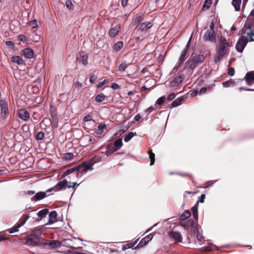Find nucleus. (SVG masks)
<instances>
[{"label":"nucleus","instance_id":"3","mask_svg":"<svg viewBox=\"0 0 254 254\" xmlns=\"http://www.w3.org/2000/svg\"><path fill=\"white\" fill-rule=\"evenodd\" d=\"M204 59V56L202 55H192L186 63V66L191 69H193L197 67L199 64L202 63Z\"/></svg>","mask_w":254,"mask_h":254},{"label":"nucleus","instance_id":"50","mask_svg":"<svg viewBox=\"0 0 254 254\" xmlns=\"http://www.w3.org/2000/svg\"><path fill=\"white\" fill-rule=\"evenodd\" d=\"M126 131L124 129H121L119 130L115 134L114 136H120L121 135H122Z\"/></svg>","mask_w":254,"mask_h":254},{"label":"nucleus","instance_id":"13","mask_svg":"<svg viewBox=\"0 0 254 254\" xmlns=\"http://www.w3.org/2000/svg\"><path fill=\"white\" fill-rule=\"evenodd\" d=\"M43 229V227L42 226L36 228L31 234L32 235V237H34L36 238L40 242V240L41 239Z\"/></svg>","mask_w":254,"mask_h":254},{"label":"nucleus","instance_id":"37","mask_svg":"<svg viewBox=\"0 0 254 254\" xmlns=\"http://www.w3.org/2000/svg\"><path fill=\"white\" fill-rule=\"evenodd\" d=\"M84 140H87L88 141V143L87 144V145H88L90 143H93V140L94 139L92 136L87 135L86 136H84L82 138H81V141Z\"/></svg>","mask_w":254,"mask_h":254},{"label":"nucleus","instance_id":"24","mask_svg":"<svg viewBox=\"0 0 254 254\" xmlns=\"http://www.w3.org/2000/svg\"><path fill=\"white\" fill-rule=\"evenodd\" d=\"M61 243L60 241L57 240L50 241L48 242V245L52 248H57L61 245Z\"/></svg>","mask_w":254,"mask_h":254},{"label":"nucleus","instance_id":"18","mask_svg":"<svg viewBox=\"0 0 254 254\" xmlns=\"http://www.w3.org/2000/svg\"><path fill=\"white\" fill-rule=\"evenodd\" d=\"M153 237V235L152 234H150L146 237H144L141 239L139 244L137 245L138 247H142L147 244L150 241L152 240Z\"/></svg>","mask_w":254,"mask_h":254},{"label":"nucleus","instance_id":"12","mask_svg":"<svg viewBox=\"0 0 254 254\" xmlns=\"http://www.w3.org/2000/svg\"><path fill=\"white\" fill-rule=\"evenodd\" d=\"M18 115L20 119L26 122L29 118L30 115L29 112L24 109H21L18 112Z\"/></svg>","mask_w":254,"mask_h":254},{"label":"nucleus","instance_id":"46","mask_svg":"<svg viewBox=\"0 0 254 254\" xmlns=\"http://www.w3.org/2000/svg\"><path fill=\"white\" fill-rule=\"evenodd\" d=\"M29 25L32 28H35L38 26L37 21L36 20H33L29 22Z\"/></svg>","mask_w":254,"mask_h":254},{"label":"nucleus","instance_id":"44","mask_svg":"<svg viewBox=\"0 0 254 254\" xmlns=\"http://www.w3.org/2000/svg\"><path fill=\"white\" fill-rule=\"evenodd\" d=\"M45 136L44 133L43 131L38 132L36 135V138L38 140H42Z\"/></svg>","mask_w":254,"mask_h":254},{"label":"nucleus","instance_id":"14","mask_svg":"<svg viewBox=\"0 0 254 254\" xmlns=\"http://www.w3.org/2000/svg\"><path fill=\"white\" fill-rule=\"evenodd\" d=\"M121 29L120 25H117L112 27L108 32V35L111 38H114L119 33Z\"/></svg>","mask_w":254,"mask_h":254},{"label":"nucleus","instance_id":"35","mask_svg":"<svg viewBox=\"0 0 254 254\" xmlns=\"http://www.w3.org/2000/svg\"><path fill=\"white\" fill-rule=\"evenodd\" d=\"M105 99V96L103 93H100L96 95L95 101L97 102L100 103L103 101Z\"/></svg>","mask_w":254,"mask_h":254},{"label":"nucleus","instance_id":"30","mask_svg":"<svg viewBox=\"0 0 254 254\" xmlns=\"http://www.w3.org/2000/svg\"><path fill=\"white\" fill-rule=\"evenodd\" d=\"M222 85L225 88L233 87L235 85V82L231 79L223 82Z\"/></svg>","mask_w":254,"mask_h":254},{"label":"nucleus","instance_id":"48","mask_svg":"<svg viewBox=\"0 0 254 254\" xmlns=\"http://www.w3.org/2000/svg\"><path fill=\"white\" fill-rule=\"evenodd\" d=\"M212 0H206L203 4V7L206 6L207 8H208L212 4Z\"/></svg>","mask_w":254,"mask_h":254},{"label":"nucleus","instance_id":"1","mask_svg":"<svg viewBox=\"0 0 254 254\" xmlns=\"http://www.w3.org/2000/svg\"><path fill=\"white\" fill-rule=\"evenodd\" d=\"M242 34L244 35L246 34V36H242L236 45V50L240 53L243 51L248 41H254V39L253 38V36H254V31L252 29L251 25H244V28L242 29Z\"/></svg>","mask_w":254,"mask_h":254},{"label":"nucleus","instance_id":"41","mask_svg":"<svg viewBox=\"0 0 254 254\" xmlns=\"http://www.w3.org/2000/svg\"><path fill=\"white\" fill-rule=\"evenodd\" d=\"M82 85H82V83L78 81H76L73 82V89L74 90H75V89L79 90L82 87Z\"/></svg>","mask_w":254,"mask_h":254},{"label":"nucleus","instance_id":"53","mask_svg":"<svg viewBox=\"0 0 254 254\" xmlns=\"http://www.w3.org/2000/svg\"><path fill=\"white\" fill-rule=\"evenodd\" d=\"M18 39L19 40H20V41H22L23 42H25L26 41H27V38L26 37V36L23 35H20L18 36Z\"/></svg>","mask_w":254,"mask_h":254},{"label":"nucleus","instance_id":"2","mask_svg":"<svg viewBox=\"0 0 254 254\" xmlns=\"http://www.w3.org/2000/svg\"><path fill=\"white\" fill-rule=\"evenodd\" d=\"M229 46L226 39L222 37L219 40V43L218 46V50L216 54L215 61L216 63L219 62L223 57L228 53V48Z\"/></svg>","mask_w":254,"mask_h":254},{"label":"nucleus","instance_id":"60","mask_svg":"<svg viewBox=\"0 0 254 254\" xmlns=\"http://www.w3.org/2000/svg\"><path fill=\"white\" fill-rule=\"evenodd\" d=\"M121 1L123 7H125L127 5L128 0H121Z\"/></svg>","mask_w":254,"mask_h":254},{"label":"nucleus","instance_id":"11","mask_svg":"<svg viewBox=\"0 0 254 254\" xmlns=\"http://www.w3.org/2000/svg\"><path fill=\"white\" fill-rule=\"evenodd\" d=\"M191 38H190L188 41L185 48L182 51L180 58L179 59V64H182L186 59V56L188 53V49L190 43Z\"/></svg>","mask_w":254,"mask_h":254},{"label":"nucleus","instance_id":"40","mask_svg":"<svg viewBox=\"0 0 254 254\" xmlns=\"http://www.w3.org/2000/svg\"><path fill=\"white\" fill-rule=\"evenodd\" d=\"M166 99V98L164 96H163L157 99V100L156 101L155 105H162L165 102Z\"/></svg>","mask_w":254,"mask_h":254},{"label":"nucleus","instance_id":"39","mask_svg":"<svg viewBox=\"0 0 254 254\" xmlns=\"http://www.w3.org/2000/svg\"><path fill=\"white\" fill-rule=\"evenodd\" d=\"M129 64H127L126 62H123L119 66V70L120 71H124Z\"/></svg>","mask_w":254,"mask_h":254},{"label":"nucleus","instance_id":"43","mask_svg":"<svg viewBox=\"0 0 254 254\" xmlns=\"http://www.w3.org/2000/svg\"><path fill=\"white\" fill-rule=\"evenodd\" d=\"M148 154L151 161L150 165H152L155 162V154L152 152L151 150L148 151Z\"/></svg>","mask_w":254,"mask_h":254},{"label":"nucleus","instance_id":"47","mask_svg":"<svg viewBox=\"0 0 254 254\" xmlns=\"http://www.w3.org/2000/svg\"><path fill=\"white\" fill-rule=\"evenodd\" d=\"M73 172H74L75 175L77 174V171L75 170L74 168H71V169H69L66 170L64 172V175L65 176H67V175H69V174H70L71 173H73Z\"/></svg>","mask_w":254,"mask_h":254},{"label":"nucleus","instance_id":"15","mask_svg":"<svg viewBox=\"0 0 254 254\" xmlns=\"http://www.w3.org/2000/svg\"><path fill=\"white\" fill-rule=\"evenodd\" d=\"M184 76L183 74H180L176 76L171 82V86L176 87L179 85L183 80Z\"/></svg>","mask_w":254,"mask_h":254},{"label":"nucleus","instance_id":"6","mask_svg":"<svg viewBox=\"0 0 254 254\" xmlns=\"http://www.w3.org/2000/svg\"><path fill=\"white\" fill-rule=\"evenodd\" d=\"M67 185V181L66 179H64L60 181L55 187L47 190L48 192H50L52 190L59 191L64 189H65Z\"/></svg>","mask_w":254,"mask_h":254},{"label":"nucleus","instance_id":"63","mask_svg":"<svg viewBox=\"0 0 254 254\" xmlns=\"http://www.w3.org/2000/svg\"><path fill=\"white\" fill-rule=\"evenodd\" d=\"M207 90V89L205 87H202L200 89V91H199V94H203V93H204Z\"/></svg>","mask_w":254,"mask_h":254},{"label":"nucleus","instance_id":"28","mask_svg":"<svg viewBox=\"0 0 254 254\" xmlns=\"http://www.w3.org/2000/svg\"><path fill=\"white\" fill-rule=\"evenodd\" d=\"M114 147L118 150L120 149L123 146V141L121 138H119L117 139L114 143Z\"/></svg>","mask_w":254,"mask_h":254},{"label":"nucleus","instance_id":"26","mask_svg":"<svg viewBox=\"0 0 254 254\" xmlns=\"http://www.w3.org/2000/svg\"><path fill=\"white\" fill-rule=\"evenodd\" d=\"M247 20L248 23H246L245 24H250L252 27L251 25L254 22V8L251 11Z\"/></svg>","mask_w":254,"mask_h":254},{"label":"nucleus","instance_id":"57","mask_svg":"<svg viewBox=\"0 0 254 254\" xmlns=\"http://www.w3.org/2000/svg\"><path fill=\"white\" fill-rule=\"evenodd\" d=\"M205 198V195L204 194H201V195L200 197V199H199V201H197V203L198 202H200L201 203H203L204 202V201Z\"/></svg>","mask_w":254,"mask_h":254},{"label":"nucleus","instance_id":"52","mask_svg":"<svg viewBox=\"0 0 254 254\" xmlns=\"http://www.w3.org/2000/svg\"><path fill=\"white\" fill-rule=\"evenodd\" d=\"M92 120V117L90 115H86L84 117L83 121L84 122H89Z\"/></svg>","mask_w":254,"mask_h":254},{"label":"nucleus","instance_id":"19","mask_svg":"<svg viewBox=\"0 0 254 254\" xmlns=\"http://www.w3.org/2000/svg\"><path fill=\"white\" fill-rule=\"evenodd\" d=\"M47 196L46 192L40 191L37 192L34 196L31 197L32 201H37L44 198Z\"/></svg>","mask_w":254,"mask_h":254},{"label":"nucleus","instance_id":"25","mask_svg":"<svg viewBox=\"0 0 254 254\" xmlns=\"http://www.w3.org/2000/svg\"><path fill=\"white\" fill-rule=\"evenodd\" d=\"M123 46V42L122 41H119L115 43L113 46V50L116 52H118L121 50Z\"/></svg>","mask_w":254,"mask_h":254},{"label":"nucleus","instance_id":"10","mask_svg":"<svg viewBox=\"0 0 254 254\" xmlns=\"http://www.w3.org/2000/svg\"><path fill=\"white\" fill-rule=\"evenodd\" d=\"M77 61L84 65L88 64V56L84 52H80L77 56Z\"/></svg>","mask_w":254,"mask_h":254},{"label":"nucleus","instance_id":"20","mask_svg":"<svg viewBox=\"0 0 254 254\" xmlns=\"http://www.w3.org/2000/svg\"><path fill=\"white\" fill-rule=\"evenodd\" d=\"M26 244L28 245H37L39 243V241L34 237H32V235L27 236Z\"/></svg>","mask_w":254,"mask_h":254},{"label":"nucleus","instance_id":"59","mask_svg":"<svg viewBox=\"0 0 254 254\" xmlns=\"http://www.w3.org/2000/svg\"><path fill=\"white\" fill-rule=\"evenodd\" d=\"M155 110V108L153 107H150L148 108H147L146 110V112H148V113H150L154 111Z\"/></svg>","mask_w":254,"mask_h":254},{"label":"nucleus","instance_id":"54","mask_svg":"<svg viewBox=\"0 0 254 254\" xmlns=\"http://www.w3.org/2000/svg\"><path fill=\"white\" fill-rule=\"evenodd\" d=\"M65 4H66V7L69 8V9H71L72 8V2L71 1V0H67L65 2Z\"/></svg>","mask_w":254,"mask_h":254},{"label":"nucleus","instance_id":"29","mask_svg":"<svg viewBox=\"0 0 254 254\" xmlns=\"http://www.w3.org/2000/svg\"><path fill=\"white\" fill-rule=\"evenodd\" d=\"M106 128V126L105 124H101L98 126L95 133L97 134H101L103 133L104 130Z\"/></svg>","mask_w":254,"mask_h":254},{"label":"nucleus","instance_id":"34","mask_svg":"<svg viewBox=\"0 0 254 254\" xmlns=\"http://www.w3.org/2000/svg\"><path fill=\"white\" fill-rule=\"evenodd\" d=\"M183 100V98L182 97H180L176 99L175 101H174L172 103V107H176L181 104Z\"/></svg>","mask_w":254,"mask_h":254},{"label":"nucleus","instance_id":"58","mask_svg":"<svg viewBox=\"0 0 254 254\" xmlns=\"http://www.w3.org/2000/svg\"><path fill=\"white\" fill-rule=\"evenodd\" d=\"M112 88L114 89H118L120 88V86L116 83H114L112 85Z\"/></svg>","mask_w":254,"mask_h":254},{"label":"nucleus","instance_id":"7","mask_svg":"<svg viewBox=\"0 0 254 254\" xmlns=\"http://www.w3.org/2000/svg\"><path fill=\"white\" fill-rule=\"evenodd\" d=\"M203 39L205 41L211 42H215V34L214 30H207L204 35Z\"/></svg>","mask_w":254,"mask_h":254},{"label":"nucleus","instance_id":"38","mask_svg":"<svg viewBox=\"0 0 254 254\" xmlns=\"http://www.w3.org/2000/svg\"><path fill=\"white\" fill-rule=\"evenodd\" d=\"M73 157V154L72 153L67 152L63 154V158L65 160H70Z\"/></svg>","mask_w":254,"mask_h":254},{"label":"nucleus","instance_id":"32","mask_svg":"<svg viewBox=\"0 0 254 254\" xmlns=\"http://www.w3.org/2000/svg\"><path fill=\"white\" fill-rule=\"evenodd\" d=\"M49 210L48 209H42L38 212L37 213V215L38 217H40L41 218H43L46 217L47 214L48 213Z\"/></svg>","mask_w":254,"mask_h":254},{"label":"nucleus","instance_id":"56","mask_svg":"<svg viewBox=\"0 0 254 254\" xmlns=\"http://www.w3.org/2000/svg\"><path fill=\"white\" fill-rule=\"evenodd\" d=\"M176 96V94L174 93L170 94L167 98L168 100L171 101L173 100Z\"/></svg>","mask_w":254,"mask_h":254},{"label":"nucleus","instance_id":"36","mask_svg":"<svg viewBox=\"0 0 254 254\" xmlns=\"http://www.w3.org/2000/svg\"><path fill=\"white\" fill-rule=\"evenodd\" d=\"M117 151V149H116L113 146H109L107 148L105 154L106 155L109 156Z\"/></svg>","mask_w":254,"mask_h":254},{"label":"nucleus","instance_id":"45","mask_svg":"<svg viewBox=\"0 0 254 254\" xmlns=\"http://www.w3.org/2000/svg\"><path fill=\"white\" fill-rule=\"evenodd\" d=\"M109 81V79H104L103 81L99 82L97 85V88H100L102 87L104 84L107 83Z\"/></svg>","mask_w":254,"mask_h":254},{"label":"nucleus","instance_id":"5","mask_svg":"<svg viewBox=\"0 0 254 254\" xmlns=\"http://www.w3.org/2000/svg\"><path fill=\"white\" fill-rule=\"evenodd\" d=\"M152 25V24L149 22H145L138 24L136 28L139 31L140 35L144 36L146 35V31L150 29Z\"/></svg>","mask_w":254,"mask_h":254},{"label":"nucleus","instance_id":"31","mask_svg":"<svg viewBox=\"0 0 254 254\" xmlns=\"http://www.w3.org/2000/svg\"><path fill=\"white\" fill-rule=\"evenodd\" d=\"M241 0H233L232 4L236 11H239L240 9V4Z\"/></svg>","mask_w":254,"mask_h":254},{"label":"nucleus","instance_id":"51","mask_svg":"<svg viewBox=\"0 0 254 254\" xmlns=\"http://www.w3.org/2000/svg\"><path fill=\"white\" fill-rule=\"evenodd\" d=\"M228 74L230 76H233L235 74V69L233 67L228 68Z\"/></svg>","mask_w":254,"mask_h":254},{"label":"nucleus","instance_id":"17","mask_svg":"<svg viewBox=\"0 0 254 254\" xmlns=\"http://www.w3.org/2000/svg\"><path fill=\"white\" fill-rule=\"evenodd\" d=\"M57 213L55 210L52 211L49 214V221L46 225H51L57 221Z\"/></svg>","mask_w":254,"mask_h":254},{"label":"nucleus","instance_id":"27","mask_svg":"<svg viewBox=\"0 0 254 254\" xmlns=\"http://www.w3.org/2000/svg\"><path fill=\"white\" fill-rule=\"evenodd\" d=\"M191 215V213L190 211L189 210H186L182 214H181L179 217V220L180 221H184L187 218L190 217Z\"/></svg>","mask_w":254,"mask_h":254},{"label":"nucleus","instance_id":"64","mask_svg":"<svg viewBox=\"0 0 254 254\" xmlns=\"http://www.w3.org/2000/svg\"><path fill=\"white\" fill-rule=\"evenodd\" d=\"M79 185L77 184V183H72V188L73 189V190L74 191L75 190V186H78Z\"/></svg>","mask_w":254,"mask_h":254},{"label":"nucleus","instance_id":"23","mask_svg":"<svg viewBox=\"0 0 254 254\" xmlns=\"http://www.w3.org/2000/svg\"><path fill=\"white\" fill-rule=\"evenodd\" d=\"M11 62L16 63L18 65H22L24 64V61L22 58L18 56L12 57L11 58Z\"/></svg>","mask_w":254,"mask_h":254},{"label":"nucleus","instance_id":"62","mask_svg":"<svg viewBox=\"0 0 254 254\" xmlns=\"http://www.w3.org/2000/svg\"><path fill=\"white\" fill-rule=\"evenodd\" d=\"M5 44L8 46H12L14 45L13 42L10 41H7L5 42Z\"/></svg>","mask_w":254,"mask_h":254},{"label":"nucleus","instance_id":"49","mask_svg":"<svg viewBox=\"0 0 254 254\" xmlns=\"http://www.w3.org/2000/svg\"><path fill=\"white\" fill-rule=\"evenodd\" d=\"M97 77L94 74H92L90 76L89 81L91 83H93L97 79Z\"/></svg>","mask_w":254,"mask_h":254},{"label":"nucleus","instance_id":"8","mask_svg":"<svg viewBox=\"0 0 254 254\" xmlns=\"http://www.w3.org/2000/svg\"><path fill=\"white\" fill-rule=\"evenodd\" d=\"M29 217H30L29 215H27V216H25L24 220L22 221L20 223L15 225L12 228L7 230V231L10 234H12L14 232H18L19 231V228H20L21 226H22L26 223V221L28 220V219Z\"/></svg>","mask_w":254,"mask_h":254},{"label":"nucleus","instance_id":"4","mask_svg":"<svg viewBox=\"0 0 254 254\" xmlns=\"http://www.w3.org/2000/svg\"><path fill=\"white\" fill-rule=\"evenodd\" d=\"M9 114L7 103L3 99L0 100V117L4 120Z\"/></svg>","mask_w":254,"mask_h":254},{"label":"nucleus","instance_id":"9","mask_svg":"<svg viewBox=\"0 0 254 254\" xmlns=\"http://www.w3.org/2000/svg\"><path fill=\"white\" fill-rule=\"evenodd\" d=\"M191 233L192 234H190L189 232L188 233V237L189 241L190 240V237H191L192 235L193 237H196L199 242H201L203 240V237L199 233L198 229L196 227L192 228Z\"/></svg>","mask_w":254,"mask_h":254},{"label":"nucleus","instance_id":"16","mask_svg":"<svg viewBox=\"0 0 254 254\" xmlns=\"http://www.w3.org/2000/svg\"><path fill=\"white\" fill-rule=\"evenodd\" d=\"M22 54L25 58L27 59H31L34 57V53L31 48H25L22 51Z\"/></svg>","mask_w":254,"mask_h":254},{"label":"nucleus","instance_id":"33","mask_svg":"<svg viewBox=\"0 0 254 254\" xmlns=\"http://www.w3.org/2000/svg\"><path fill=\"white\" fill-rule=\"evenodd\" d=\"M136 135V132H130L125 135L124 141L126 142H128L134 136Z\"/></svg>","mask_w":254,"mask_h":254},{"label":"nucleus","instance_id":"55","mask_svg":"<svg viewBox=\"0 0 254 254\" xmlns=\"http://www.w3.org/2000/svg\"><path fill=\"white\" fill-rule=\"evenodd\" d=\"M142 19L141 17V16H137L135 19H134V23H139L142 21Z\"/></svg>","mask_w":254,"mask_h":254},{"label":"nucleus","instance_id":"22","mask_svg":"<svg viewBox=\"0 0 254 254\" xmlns=\"http://www.w3.org/2000/svg\"><path fill=\"white\" fill-rule=\"evenodd\" d=\"M245 79L249 84L253 83L254 80V71L248 72L245 77Z\"/></svg>","mask_w":254,"mask_h":254},{"label":"nucleus","instance_id":"61","mask_svg":"<svg viewBox=\"0 0 254 254\" xmlns=\"http://www.w3.org/2000/svg\"><path fill=\"white\" fill-rule=\"evenodd\" d=\"M141 117L139 114L136 115L134 117V120L136 122H138L139 120L141 119Z\"/></svg>","mask_w":254,"mask_h":254},{"label":"nucleus","instance_id":"21","mask_svg":"<svg viewBox=\"0 0 254 254\" xmlns=\"http://www.w3.org/2000/svg\"><path fill=\"white\" fill-rule=\"evenodd\" d=\"M171 236L175 241L176 243L181 242L183 240V238L180 233L178 232H172L170 233Z\"/></svg>","mask_w":254,"mask_h":254},{"label":"nucleus","instance_id":"42","mask_svg":"<svg viewBox=\"0 0 254 254\" xmlns=\"http://www.w3.org/2000/svg\"><path fill=\"white\" fill-rule=\"evenodd\" d=\"M191 211L192 212V215L194 219H197L198 218V213H197V206L194 205L191 208Z\"/></svg>","mask_w":254,"mask_h":254}]
</instances>
